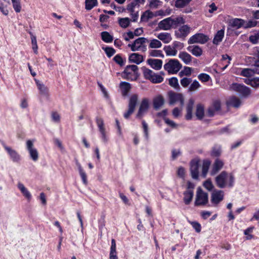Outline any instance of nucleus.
I'll return each mask as SVG.
<instances>
[{
  "mask_svg": "<svg viewBox=\"0 0 259 259\" xmlns=\"http://www.w3.org/2000/svg\"><path fill=\"white\" fill-rule=\"evenodd\" d=\"M217 111L212 107L211 106H210L206 112V115L208 117H212L214 116L215 113Z\"/></svg>",
  "mask_w": 259,
  "mask_h": 259,
  "instance_id": "obj_63",
  "label": "nucleus"
},
{
  "mask_svg": "<svg viewBox=\"0 0 259 259\" xmlns=\"http://www.w3.org/2000/svg\"><path fill=\"white\" fill-rule=\"evenodd\" d=\"M221 153V148L219 147H214L213 148L211 155L215 157L219 156Z\"/></svg>",
  "mask_w": 259,
  "mask_h": 259,
  "instance_id": "obj_59",
  "label": "nucleus"
},
{
  "mask_svg": "<svg viewBox=\"0 0 259 259\" xmlns=\"http://www.w3.org/2000/svg\"><path fill=\"white\" fill-rule=\"evenodd\" d=\"M185 21L183 17H175L172 19L171 17H167L164 20L161 21L158 25V29L162 30H169L170 28H176L178 25L184 24Z\"/></svg>",
  "mask_w": 259,
  "mask_h": 259,
  "instance_id": "obj_2",
  "label": "nucleus"
},
{
  "mask_svg": "<svg viewBox=\"0 0 259 259\" xmlns=\"http://www.w3.org/2000/svg\"><path fill=\"white\" fill-rule=\"evenodd\" d=\"M182 37H186L190 32V27L188 25H183L179 29Z\"/></svg>",
  "mask_w": 259,
  "mask_h": 259,
  "instance_id": "obj_44",
  "label": "nucleus"
},
{
  "mask_svg": "<svg viewBox=\"0 0 259 259\" xmlns=\"http://www.w3.org/2000/svg\"><path fill=\"white\" fill-rule=\"evenodd\" d=\"M203 186L209 191H211L214 187L211 181L209 179L207 180L204 182Z\"/></svg>",
  "mask_w": 259,
  "mask_h": 259,
  "instance_id": "obj_54",
  "label": "nucleus"
},
{
  "mask_svg": "<svg viewBox=\"0 0 259 259\" xmlns=\"http://www.w3.org/2000/svg\"><path fill=\"white\" fill-rule=\"evenodd\" d=\"M96 123L99 129V131L102 135V139L104 142H107L108 141L106 136L105 128L104 127V123L103 119L100 117H97L96 119Z\"/></svg>",
  "mask_w": 259,
  "mask_h": 259,
  "instance_id": "obj_14",
  "label": "nucleus"
},
{
  "mask_svg": "<svg viewBox=\"0 0 259 259\" xmlns=\"http://www.w3.org/2000/svg\"><path fill=\"white\" fill-rule=\"evenodd\" d=\"M128 61L130 63L139 64L144 61V58L142 55L134 53L130 55Z\"/></svg>",
  "mask_w": 259,
  "mask_h": 259,
  "instance_id": "obj_21",
  "label": "nucleus"
},
{
  "mask_svg": "<svg viewBox=\"0 0 259 259\" xmlns=\"http://www.w3.org/2000/svg\"><path fill=\"white\" fill-rule=\"evenodd\" d=\"M149 54L152 57H163L164 55L162 54V51L160 50H153L149 52Z\"/></svg>",
  "mask_w": 259,
  "mask_h": 259,
  "instance_id": "obj_53",
  "label": "nucleus"
},
{
  "mask_svg": "<svg viewBox=\"0 0 259 259\" xmlns=\"http://www.w3.org/2000/svg\"><path fill=\"white\" fill-rule=\"evenodd\" d=\"M246 83L250 84L253 88H257L259 87V77L253 78L251 80H248L247 81H245Z\"/></svg>",
  "mask_w": 259,
  "mask_h": 259,
  "instance_id": "obj_43",
  "label": "nucleus"
},
{
  "mask_svg": "<svg viewBox=\"0 0 259 259\" xmlns=\"http://www.w3.org/2000/svg\"><path fill=\"white\" fill-rule=\"evenodd\" d=\"M139 6L134 0L131 4L127 5V10L131 13L132 16H138V10L139 9Z\"/></svg>",
  "mask_w": 259,
  "mask_h": 259,
  "instance_id": "obj_17",
  "label": "nucleus"
},
{
  "mask_svg": "<svg viewBox=\"0 0 259 259\" xmlns=\"http://www.w3.org/2000/svg\"><path fill=\"white\" fill-rule=\"evenodd\" d=\"M113 60L120 66H122L124 64V62L125 60H124L123 58L121 57L120 54H117L114 56L113 58Z\"/></svg>",
  "mask_w": 259,
  "mask_h": 259,
  "instance_id": "obj_48",
  "label": "nucleus"
},
{
  "mask_svg": "<svg viewBox=\"0 0 259 259\" xmlns=\"http://www.w3.org/2000/svg\"><path fill=\"white\" fill-rule=\"evenodd\" d=\"M187 50L196 57H199L202 54V50L198 46H190L187 48Z\"/></svg>",
  "mask_w": 259,
  "mask_h": 259,
  "instance_id": "obj_22",
  "label": "nucleus"
},
{
  "mask_svg": "<svg viewBox=\"0 0 259 259\" xmlns=\"http://www.w3.org/2000/svg\"><path fill=\"white\" fill-rule=\"evenodd\" d=\"M184 201L187 205L189 204L191 201L193 197V191L192 190H188L184 193Z\"/></svg>",
  "mask_w": 259,
  "mask_h": 259,
  "instance_id": "obj_31",
  "label": "nucleus"
},
{
  "mask_svg": "<svg viewBox=\"0 0 259 259\" xmlns=\"http://www.w3.org/2000/svg\"><path fill=\"white\" fill-rule=\"evenodd\" d=\"M198 77L199 80L203 82L208 81L210 79L209 75L206 73H201L198 75Z\"/></svg>",
  "mask_w": 259,
  "mask_h": 259,
  "instance_id": "obj_57",
  "label": "nucleus"
},
{
  "mask_svg": "<svg viewBox=\"0 0 259 259\" xmlns=\"http://www.w3.org/2000/svg\"><path fill=\"white\" fill-rule=\"evenodd\" d=\"M149 108V100L147 98H143L140 103L138 112L136 114V118L142 119L147 112Z\"/></svg>",
  "mask_w": 259,
  "mask_h": 259,
  "instance_id": "obj_7",
  "label": "nucleus"
},
{
  "mask_svg": "<svg viewBox=\"0 0 259 259\" xmlns=\"http://www.w3.org/2000/svg\"><path fill=\"white\" fill-rule=\"evenodd\" d=\"M79 175L81 178V179L82 180V182L84 185H87L88 184V181H87V177L85 172L83 170V169H80V170L79 171Z\"/></svg>",
  "mask_w": 259,
  "mask_h": 259,
  "instance_id": "obj_60",
  "label": "nucleus"
},
{
  "mask_svg": "<svg viewBox=\"0 0 259 259\" xmlns=\"http://www.w3.org/2000/svg\"><path fill=\"white\" fill-rule=\"evenodd\" d=\"M249 39L252 44H257L259 40V32L256 33L254 35H250L249 37Z\"/></svg>",
  "mask_w": 259,
  "mask_h": 259,
  "instance_id": "obj_55",
  "label": "nucleus"
},
{
  "mask_svg": "<svg viewBox=\"0 0 259 259\" xmlns=\"http://www.w3.org/2000/svg\"><path fill=\"white\" fill-rule=\"evenodd\" d=\"M138 98L139 97L137 94H133L130 98L128 105V110L124 113L123 115V116L125 119H128L129 117L134 113L138 103Z\"/></svg>",
  "mask_w": 259,
  "mask_h": 259,
  "instance_id": "obj_5",
  "label": "nucleus"
},
{
  "mask_svg": "<svg viewBox=\"0 0 259 259\" xmlns=\"http://www.w3.org/2000/svg\"><path fill=\"white\" fill-rule=\"evenodd\" d=\"M147 63L151 67L155 70H160L162 65V61L159 59H149L147 60Z\"/></svg>",
  "mask_w": 259,
  "mask_h": 259,
  "instance_id": "obj_20",
  "label": "nucleus"
},
{
  "mask_svg": "<svg viewBox=\"0 0 259 259\" xmlns=\"http://www.w3.org/2000/svg\"><path fill=\"white\" fill-rule=\"evenodd\" d=\"M110 259H118L116 251V242L115 239L111 240V246L110 247Z\"/></svg>",
  "mask_w": 259,
  "mask_h": 259,
  "instance_id": "obj_29",
  "label": "nucleus"
},
{
  "mask_svg": "<svg viewBox=\"0 0 259 259\" xmlns=\"http://www.w3.org/2000/svg\"><path fill=\"white\" fill-rule=\"evenodd\" d=\"M164 104V99L162 96L158 95L156 96L153 100V108L157 110Z\"/></svg>",
  "mask_w": 259,
  "mask_h": 259,
  "instance_id": "obj_19",
  "label": "nucleus"
},
{
  "mask_svg": "<svg viewBox=\"0 0 259 259\" xmlns=\"http://www.w3.org/2000/svg\"><path fill=\"white\" fill-rule=\"evenodd\" d=\"M223 166L224 162L223 161L219 158H217L212 165V167L210 171V175H215L223 168Z\"/></svg>",
  "mask_w": 259,
  "mask_h": 259,
  "instance_id": "obj_16",
  "label": "nucleus"
},
{
  "mask_svg": "<svg viewBox=\"0 0 259 259\" xmlns=\"http://www.w3.org/2000/svg\"><path fill=\"white\" fill-rule=\"evenodd\" d=\"M224 28H223L217 32L212 41L213 44L218 45L221 41H222L224 36Z\"/></svg>",
  "mask_w": 259,
  "mask_h": 259,
  "instance_id": "obj_26",
  "label": "nucleus"
},
{
  "mask_svg": "<svg viewBox=\"0 0 259 259\" xmlns=\"http://www.w3.org/2000/svg\"><path fill=\"white\" fill-rule=\"evenodd\" d=\"M26 148L29 152L30 158L34 161H36L38 158V153L37 150L33 147V141L28 140L26 141Z\"/></svg>",
  "mask_w": 259,
  "mask_h": 259,
  "instance_id": "obj_11",
  "label": "nucleus"
},
{
  "mask_svg": "<svg viewBox=\"0 0 259 259\" xmlns=\"http://www.w3.org/2000/svg\"><path fill=\"white\" fill-rule=\"evenodd\" d=\"M164 50L168 56H175L177 53V50L174 47L170 46H166L164 48Z\"/></svg>",
  "mask_w": 259,
  "mask_h": 259,
  "instance_id": "obj_38",
  "label": "nucleus"
},
{
  "mask_svg": "<svg viewBox=\"0 0 259 259\" xmlns=\"http://www.w3.org/2000/svg\"><path fill=\"white\" fill-rule=\"evenodd\" d=\"M192 81L191 78L184 77L181 81V84L183 87H187Z\"/></svg>",
  "mask_w": 259,
  "mask_h": 259,
  "instance_id": "obj_56",
  "label": "nucleus"
},
{
  "mask_svg": "<svg viewBox=\"0 0 259 259\" xmlns=\"http://www.w3.org/2000/svg\"><path fill=\"white\" fill-rule=\"evenodd\" d=\"M35 83L39 91V93L47 98L49 96L48 88L42 83L40 82L38 80L35 79Z\"/></svg>",
  "mask_w": 259,
  "mask_h": 259,
  "instance_id": "obj_18",
  "label": "nucleus"
},
{
  "mask_svg": "<svg viewBox=\"0 0 259 259\" xmlns=\"http://www.w3.org/2000/svg\"><path fill=\"white\" fill-rule=\"evenodd\" d=\"M227 60H228V61L227 62V64L222 68L223 70H224L225 69H226L227 68L229 64L230 63V61L231 60V57L229 56H228V55H227V54L223 55L222 56V60L223 61H227Z\"/></svg>",
  "mask_w": 259,
  "mask_h": 259,
  "instance_id": "obj_52",
  "label": "nucleus"
},
{
  "mask_svg": "<svg viewBox=\"0 0 259 259\" xmlns=\"http://www.w3.org/2000/svg\"><path fill=\"white\" fill-rule=\"evenodd\" d=\"M120 26L122 28H126L128 26L130 21L128 17L121 18L118 20Z\"/></svg>",
  "mask_w": 259,
  "mask_h": 259,
  "instance_id": "obj_42",
  "label": "nucleus"
},
{
  "mask_svg": "<svg viewBox=\"0 0 259 259\" xmlns=\"http://www.w3.org/2000/svg\"><path fill=\"white\" fill-rule=\"evenodd\" d=\"M138 71V67L136 65H127L124 71L123 72V74H125L126 77L132 73L133 72L135 74H137Z\"/></svg>",
  "mask_w": 259,
  "mask_h": 259,
  "instance_id": "obj_24",
  "label": "nucleus"
},
{
  "mask_svg": "<svg viewBox=\"0 0 259 259\" xmlns=\"http://www.w3.org/2000/svg\"><path fill=\"white\" fill-rule=\"evenodd\" d=\"M209 39L207 35L201 33H196L190 37L188 41V44H193L198 43L200 44H204Z\"/></svg>",
  "mask_w": 259,
  "mask_h": 259,
  "instance_id": "obj_8",
  "label": "nucleus"
},
{
  "mask_svg": "<svg viewBox=\"0 0 259 259\" xmlns=\"http://www.w3.org/2000/svg\"><path fill=\"white\" fill-rule=\"evenodd\" d=\"M191 224L196 232L199 233L201 231V227L199 223L196 222H192Z\"/></svg>",
  "mask_w": 259,
  "mask_h": 259,
  "instance_id": "obj_61",
  "label": "nucleus"
},
{
  "mask_svg": "<svg viewBox=\"0 0 259 259\" xmlns=\"http://www.w3.org/2000/svg\"><path fill=\"white\" fill-rule=\"evenodd\" d=\"M163 80V78L161 75L157 74L155 73L154 75H153V77L152 78L151 81L153 83H159L162 82Z\"/></svg>",
  "mask_w": 259,
  "mask_h": 259,
  "instance_id": "obj_49",
  "label": "nucleus"
},
{
  "mask_svg": "<svg viewBox=\"0 0 259 259\" xmlns=\"http://www.w3.org/2000/svg\"><path fill=\"white\" fill-rule=\"evenodd\" d=\"M169 85L176 90L180 89L178 79L175 77H172L168 79Z\"/></svg>",
  "mask_w": 259,
  "mask_h": 259,
  "instance_id": "obj_39",
  "label": "nucleus"
},
{
  "mask_svg": "<svg viewBox=\"0 0 259 259\" xmlns=\"http://www.w3.org/2000/svg\"><path fill=\"white\" fill-rule=\"evenodd\" d=\"M192 0H174L177 8H182L188 5Z\"/></svg>",
  "mask_w": 259,
  "mask_h": 259,
  "instance_id": "obj_40",
  "label": "nucleus"
},
{
  "mask_svg": "<svg viewBox=\"0 0 259 259\" xmlns=\"http://www.w3.org/2000/svg\"><path fill=\"white\" fill-rule=\"evenodd\" d=\"M210 165V162L209 160H205L203 161L202 166V176L203 178H205L208 172V169Z\"/></svg>",
  "mask_w": 259,
  "mask_h": 259,
  "instance_id": "obj_36",
  "label": "nucleus"
},
{
  "mask_svg": "<svg viewBox=\"0 0 259 259\" xmlns=\"http://www.w3.org/2000/svg\"><path fill=\"white\" fill-rule=\"evenodd\" d=\"M254 73L253 68H244L242 70L240 74L243 76L249 77L252 76Z\"/></svg>",
  "mask_w": 259,
  "mask_h": 259,
  "instance_id": "obj_41",
  "label": "nucleus"
},
{
  "mask_svg": "<svg viewBox=\"0 0 259 259\" xmlns=\"http://www.w3.org/2000/svg\"><path fill=\"white\" fill-rule=\"evenodd\" d=\"M179 57L186 64H189L192 61V57L190 54L185 52L180 53Z\"/></svg>",
  "mask_w": 259,
  "mask_h": 259,
  "instance_id": "obj_30",
  "label": "nucleus"
},
{
  "mask_svg": "<svg viewBox=\"0 0 259 259\" xmlns=\"http://www.w3.org/2000/svg\"><path fill=\"white\" fill-rule=\"evenodd\" d=\"M230 90L239 93L241 97L246 98L251 93L250 90L247 87L237 83H233L230 85Z\"/></svg>",
  "mask_w": 259,
  "mask_h": 259,
  "instance_id": "obj_4",
  "label": "nucleus"
},
{
  "mask_svg": "<svg viewBox=\"0 0 259 259\" xmlns=\"http://www.w3.org/2000/svg\"><path fill=\"white\" fill-rule=\"evenodd\" d=\"M97 4V0H85V9L89 10H91Z\"/></svg>",
  "mask_w": 259,
  "mask_h": 259,
  "instance_id": "obj_46",
  "label": "nucleus"
},
{
  "mask_svg": "<svg viewBox=\"0 0 259 259\" xmlns=\"http://www.w3.org/2000/svg\"><path fill=\"white\" fill-rule=\"evenodd\" d=\"M18 188L20 190L23 195L28 200L30 199L31 197V194L28 190L25 187L24 185L21 183L18 184Z\"/></svg>",
  "mask_w": 259,
  "mask_h": 259,
  "instance_id": "obj_33",
  "label": "nucleus"
},
{
  "mask_svg": "<svg viewBox=\"0 0 259 259\" xmlns=\"http://www.w3.org/2000/svg\"><path fill=\"white\" fill-rule=\"evenodd\" d=\"M200 87V85L198 81L196 80H195L193 83L190 85L189 91L190 92H193L197 90L199 87Z\"/></svg>",
  "mask_w": 259,
  "mask_h": 259,
  "instance_id": "obj_51",
  "label": "nucleus"
},
{
  "mask_svg": "<svg viewBox=\"0 0 259 259\" xmlns=\"http://www.w3.org/2000/svg\"><path fill=\"white\" fill-rule=\"evenodd\" d=\"M204 108L202 105L198 104L196 106V116L199 119H202L204 116Z\"/></svg>",
  "mask_w": 259,
  "mask_h": 259,
  "instance_id": "obj_35",
  "label": "nucleus"
},
{
  "mask_svg": "<svg viewBox=\"0 0 259 259\" xmlns=\"http://www.w3.org/2000/svg\"><path fill=\"white\" fill-rule=\"evenodd\" d=\"M245 22L243 20L238 18L233 19L230 22L231 26L236 28H240L242 26L246 27L247 26L244 25Z\"/></svg>",
  "mask_w": 259,
  "mask_h": 259,
  "instance_id": "obj_28",
  "label": "nucleus"
},
{
  "mask_svg": "<svg viewBox=\"0 0 259 259\" xmlns=\"http://www.w3.org/2000/svg\"><path fill=\"white\" fill-rule=\"evenodd\" d=\"M168 96L170 105H173L177 102H180L181 106L184 105V99L182 94L170 91L168 93Z\"/></svg>",
  "mask_w": 259,
  "mask_h": 259,
  "instance_id": "obj_9",
  "label": "nucleus"
},
{
  "mask_svg": "<svg viewBox=\"0 0 259 259\" xmlns=\"http://www.w3.org/2000/svg\"><path fill=\"white\" fill-rule=\"evenodd\" d=\"M148 40L145 37H139L136 39L132 44H128V46L131 48V50L133 52L138 51L142 45Z\"/></svg>",
  "mask_w": 259,
  "mask_h": 259,
  "instance_id": "obj_13",
  "label": "nucleus"
},
{
  "mask_svg": "<svg viewBox=\"0 0 259 259\" xmlns=\"http://www.w3.org/2000/svg\"><path fill=\"white\" fill-rule=\"evenodd\" d=\"M208 194L203 192L200 188L197 191L195 204L196 206L204 205L208 202Z\"/></svg>",
  "mask_w": 259,
  "mask_h": 259,
  "instance_id": "obj_6",
  "label": "nucleus"
},
{
  "mask_svg": "<svg viewBox=\"0 0 259 259\" xmlns=\"http://www.w3.org/2000/svg\"><path fill=\"white\" fill-rule=\"evenodd\" d=\"M143 74L145 78L151 81L153 77V75H154L155 73L152 70L146 67H143Z\"/></svg>",
  "mask_w": 259,
  "mask_h": 259,
  "instance_id": "obj_37",
  "label": "nucleus"
},
{
  "mask_svg": "<svg viewBox=\"0 0 259 259\" xmlns=\"http://www.w3.org/2000/svg\"><path fill=\"white\" fill-rule=\"evenodd\" d=\"M199 162L200 160L198 159H193L190 163L191 175L192 178L195 180L198 178Z\"/></svg>",
  "mask_w": 259,
  "mask_h": 259,
  "instance_id": "obj_10",
  "label": "nucleus"
},
{
  "mask_svg": "<svg viewBox=\"0 0 259 259\" xmlns=\"http://www.w3.org/2000/svg\"><path fill=\"white\" fill-rule=\"evenodd\" d=\"M28 32L29 33V34L30 35L31 44H32V49L33 50L34 53L35 54H38V51H37L38 47H37L36 36L30 31H28Z\"/></svg>",
  "mask_w": 259,
  "mask_h": 259,
  "instance_id": "obj_32",
  "label": "nucleus"
},
{
  "mask_svg": "<svg viewBox=\"0 0 259 259\" xmlns=\"http://www.w3.org/2000/svg\"><path fill=\"white\" fill-rule=\"evenodd\" d=\"M224 196V192L222 190H214L211 195V203L217 205L223 200Z\"/></svg>",
  "mask_w": 259,
  "mask_h": 259,
  "instance_id": "obj_12",
  "label": "nucleus"
},
{
  "mask_svg": "<svg viewBox=\"0 0 259 259\" xmlns=\"http://www.w3.org/2000/svg\"><path fill=\"white\" fill-rule=\"evenodd\" d=\"M120 87L121 89L122 95L123 96H127L130 90L131 86L130 83L127 82H121L120 84Z\"/></svg>",
  "mask_w": 259,
  "mask_h": 259,
  "instance_id": "obj_25",
  "label": "nucleus"
},
{
  "mask_svg": "<svg viewBox=\"0 0 259 259\" xmlns=\"http://www.w3.org/2000/svg\"><path fill=\"white\" fill-rule=\"evenodd\" d=\"M157 37L165 44L169 43L172 39L170 33L167 32L160 33L157 36Z\"/></svg>",
  "mask_w": 259,
  "mask_h": 259,
  "instance_id": "obj_27",
  "label": "nucleus"
},
{
  "mask_svg": "<svg viewBox=\"0 0 259 259\" xmlns=\"http://www.w3.org/2000/svg\"><path fill=\"white\" fill-rule=\"evenodd\" d=\"M182 67V64L177 59H170L164 65V69L168 74H176Z\"/></svg>",
  "mask_w": 259,
  "mask_h": 259,
  "instance_id": "obj_3",
  "label": "nucleus"
},
{
  "mask_svg": "<svg viewBox=\"0 0 259 259\" xmlns=\"http://www.w3.org/2000/svg\"><path fill=\"white\" fill-rule=\"evenodd\" d=\"M164 120L165 122L169 126L172 128H175L177 126V124L174 121L171 120L167 118H165Z\"/></svg>",
  "mask_w": 259,
  "mask_h": 259,
  "instance_id": "obj_64",
  "label": "nucleus"
},
{
  "mask_svg": "<svg viewBox=\"0 0 259 259\" xmlns=\"http://www.w3.org/2000/svg\"><path fill=\"white\" fill-rule=\"evenodd\" d=\"M161 46V42L156 39L151 40L149 44V48H160Z\"/></svg>",
  "mask_w": 259,
  "mask_h": 259,
  "instance_id": "obj_45",
  "label": "nucleus"
},
{
  "mask_svg": "<svg viewBox=\"0 0 259 259\" xmlns=\"http://www.w3.org/2000/svg\"><path fill=\"white\" fill-rule=\"evenodd\" d=\"M215 182L219 188H232L234 185L235 177L232 173L223 171L215 177Z\"/></svg>",
  "mask_w": 259,
  "mask_h": 259,
  "instance_id": "obj_1",
  "label": "nucleus"
},
{
  "mask_svg": "<svg viewBox=\"0 0 259 259\" xmlns=\"http://www.w3.org/2000/svg\"><path fill=\"white\" fill-rule=\"evenodd\" d=\"M103 49L107 56L109 58L111 57L116 52L115 50L111 47H106Z\"/></svg>",
  "mask_w": 259,
  "mask_h": 259,
  "instance_id": "obj_50",
  "label": "nucleus"
},
{
  "mask_svg": "<svg viewBox=\"0 0 259 259\" xmlns=\"http://www.w3.org/2000/svg\"><path fill=\"white\" fill-rule=\"evenodd\" d=\"M3 146L9 154L11 159L13 162H18L20 161V156L16 151L12 149L11 147L6 146L5 144H3Z\"/></svg>",
  "mask_w": 259,
  "mask_h": 259,
  "instance_id": "obj_15",
  "label": "nucleus"
},
{
  "mask_svg": "<svg viewBox=\"0 0 259 259\" xmlns=\"http://www.w3.org/2000/svg\"><path fill=\"white\" fill-rule=\"evenodd\" d=\"M194 101L193 99H191L189 100V102L187 105V111H192L194 106Z\"/></svg>",
  "mask_w": 259,
  "mask_h": 259,
  "instance_id": "obj_62",
  "label": "nucleus"
},
{
  "mask_svg": "<svg viewBox=\"0 0 259 259\" xmlns=\"http://www.w3.org/2000/svg\"><path fill=\"white\" fill-rule=\"evenodd\" d=\"M102 40L106 43L111 42L113 40V36L107 31H103L101 33Z\"/></svg>",
  "mask_w": 259,
  "mask_h": 259,
  "instance_id": "obj_34",
  "label": "nucleus"
},
{
  "mask_svg": "<svg viewBox=\"0 0 259 259\" xmlns=\"http://www.w3.org/2000/svg\"><path fill=\"white\" fill-rule=\"evenodd\" d=\"M241 104V100L236 96L231 97L227 101V105L234 108H239Z\"/></svg>",
  "mask_w": 259,
  "mask_h": 259,
  "instance_id": "obj_23",
  "label": "nucleus"
},
{
  "mask_svg": "<svg viewBox=\"0 0 259 259\" xmlns=\"http://www.w3.org/2000/svg\"><path fill=\"white\" fill-rule=\"evenodd\" d=\"M161 4L159 0H149V7L151 9H157Z\"/></svg>",
  "mask_w": 259,
  "mask_h": 259,
  "instance_id": "obj_47",
  "label": "nucleus"
},
{
  "mask_svg": "<svg viewBox=\"0 0 259 259\" xmlns=\"http://www.w3.org/2000/svg\"><path fill=\"white\" fill-rule=\"evenodd\" d=\"M211 106L217 112L221 110V102L219 100L214 101Z\"/></svg>",
  "mask_w": 259,
  "mask_h": 259,
  "instance_id": "obj_58",
  "label": "nucleus"
}]
</instances>
